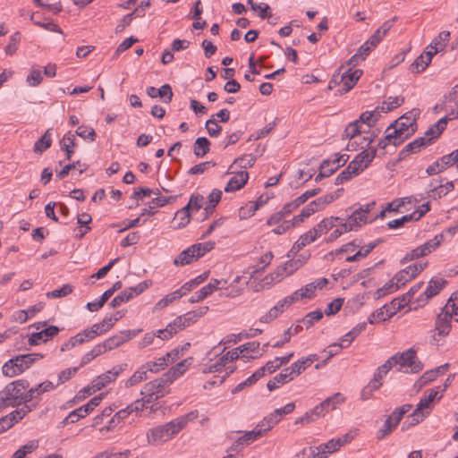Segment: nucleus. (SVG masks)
I'll return each instance as SVG.
<instances>
[{
    "label": "nucleus",
    "instance_id": "f257e3e1",
    "mask_svg": "<svg viewBox=\"0 0 458 458\" xmlns=\"http://www.w3.org/2000/svg\"><path fill=\"white\" fill-rule=\"evenodd\" d=\"M197 410L180 416L164 425L149 429L147 432L148 443L152 445L163 444L183 429L190 421L198 418Z\"/></svg>",
    "mask_w": 458,
    "mask_h": 458
},
{
    "label": "nucleus",
    "instance_id": "f03ea898",
    "mask_svg": "<svg viewBox=\"0 0 458 458\" xmlns=\"http://www.w3.org/2000/svg\"><path fill=\"white\" fill-rule=\"evenodd\" d=\"M30 383L25 379H18L8 384L0 392V407H16L30 403L27 398V388Z\"/></svg>",
    "mask_w": 458,
    "mask_h": 458
},
{
    "label": "nucleus",
    "instance_id": "7ed1b4c3",
    "mask_svg": "<svg viewBox=\"0 0 458 458\" xmlns=\"http://www.w3.org/2000/svg\"><path fill=\"white\" fill-rule=\"evenodd\" d=\"M446 124V118L439 119L435 124L428 129L423 137H419L407 144L400 152L401 157L404 158L411 153L419 152L422 147L430 144L433 140L438 138L445 131Z\"/></svg>",
    "mask_w": 458,
    "mask_h": 458
},
{
    "label": "nucleus",
    "instance_id": "20e7f679",
    "mask_svg": "<svg viewBox=\"0 0 458 458\" xmlns=\"http://www.w3.org/2000/svg\"><path fill=\"white\" fill-rule=\"evenodd\" d=\"M387 361H390L391 368L399 366L397 369L404 373H418L423 369L422 363L417 359L416 352L412 348L394 354Z\"/></svg>",
    "mask_w": 458,
    "mask_h": 458
},
{
    "label": "nucleus",
    "instance_id": "39448f33",
    "mask_svg": "<svg viewBox=\"0 0 458 458\" xmlns=\"http://www.w3.org/2000/svg\"><path fill=\"white\" fill-rule=\"evenodd\" d=\"M172 382L163 374L161 377L146 383L140 394L145 398V403H153L169 393V386Z\"/></svg>",
    "mask_w": 458,
    "mask_h": 458
},
{
    "label": "nucleus",
    "instance_id": "423d86ee",
    "mask_svg": "<svg viewBox=\"0 0 458 458\" xmlns=\"http://www.w3.org/2000/svg\"><path fill=\"white\" fill-rule=\"evenodd\" d=\"M362 74L363 72L360 69L352 71V68H349L347 71L343 72L341 76L339 74L334 75L333 79L329 82L328 88L331 89L333 88V84L336 85L341 82L343 87L338 89V92L340 95H343L349 92L355 86Z\"/></svg>",
    "mask_w": 458,
    "mask_h": 458
},
{
    "label": "nucleus",
    "instance_id": "0eeeda50",
    "mask_svg": "<svg viewBox=\"0 0 458 458\" xmlns=\"http://www.w3.org/2000/svg\"><path fill=\"white\" fill-rule=\"evenodd\" d=\"M444 236L443 234H437L433 239L428 240L424 244L413 249L410 252H408L402 259L401 263L404 264L406 262L414 260L416 259L427 256L435 250L443 242Z\"/></svg>",
    "mask_w": 458,
    "mask_h": 458
},
{
    "label": "nucleus",
    "instance_id": "6e6552de",
    "mask_svg": "<svg viewBox=\"0 0 458 458\" xmlns=\"http://www.w3.org/2000/svg\"><path fill=\"white\" fill-rule=\"evenodd\" d=\"M375 201L369 202L352 211L346 220L349 229L357 230L368 222V214L374 208Z\"/></svg>",
    "mask_w": 458,
    "mask_h": 458
},
{
    "label": "nucleus",
    "instance_id": "1a4fd4ad",
    "mask_svg": "<svg viewBox=\"0 0 458 458\" xmlns=\"http://www.w3.org/2000/svg\"><path fill=\"white\" fill-rule=\"evenodd\" d=\"M150 284L148 281H143L138 284L136 286L129 287L123 290L120 294L115 296L110 302L112 308H117L122 303L127 302L131 300L134 296L141 294L146 291Z\"/></svg>",
    "mask_w": 458,
    "mask_h": 458
},
{
    "label": "nucleus",
    "instance_id": "9d476101",
    "mask_svg": "<svg viewBox=\"0 0 458 458\" xmlns=\"http://www.w3.org/2000/svg\"><path fill=\"white\" fill-rule=\"evenodd\" d=\"M408 139L405 132L399 130L397 127H392V123L386 130V136L378 142V148H386L389 144L398 146Z\"/></svg>",
    "mask_w": 458,
    "mask_h": 458
},
{
    "label": "nucleus",
    "instance_id": "9b49d317",
    "mask_svg": "<svg viewBox=\"0 0 458 458\" xmlns=\"http://www.w3.org/2000/svg\"><path fill=\"white\" fill-rule=\"evenodd\" d=\"M451 321L452 317L448 311L444 312L441 311L437 317L436 322H435V333L432 335V339L435 342H437V335L438 336H446L451 330Z\"/></svg>",
    "mask_w": 458,
    "mask_h": 458
},
{
    "label": "nucleus",
    "instance_id": "f8f14e48",
    "mask_svg": "<svg viewBox=\"0 0 458 458\" xmlns=\"http://www.w3.org/2000/svg\"><path fill=\"white\" fill-rule=\"evenodd\" d=\"M432 407L433 404L429 403L428 399L422 395L416 409L409 416V424L414 426L422 421L427 416L429 415Z\"/></svg>",
    "mask_w": 458,
    "mask_h": 458
},
{
    "label": "nucleus",
    "instance_id": "ddd939ff",
    "mask_svg": "<svg viewBox=\"0 0 458 458\" xmlns=\"http://www.w3.org/2000/svg\"><path fill=\"white\" fill-rule=\"evenodd\" d=\"M140 331H141L140 329L134 330V331H131V330L122 331V332L107 338L104 342L106 344L108 351H111L114 348L121 346L123 343L129 341L131 338L135 336Z\"/></svg>",
    "mask_w": 458,
    "mask_h": 458
},
{
    "label": "nucleus",
    "instance_id": "4468645a",
    "mask_svg": "<svg viewBox=\"0 0 458 458\" xmlns=\"http://www.w3.org/2000/svg\"><path fill=\"white\" fill-rule=\"evenodd\" d=\"M446 283H447L446 280L440 278V277L432 278L428 282L427 288L421 294V296H424L425 298L423 300L420 298H418V299H416V302H420V301L427 302L430 298L437 295L443 289V287L446 284Z\"/></svg>",
    "mask_w": 458,
    "mask_h": 458
},
{
    "label": "nucleus",
    "instance_id": "2eb2a0df",
    "mask_svg": "<svg viewBox=\"0 0 458 458\" xmlns=\"http://www.w3.org/2000/svg\"><path fill=\"white\" fill-rule=\"evenodd\" d=\"M102 396V394L94 396L86 404L71 411L70 419L73 420H79L81 418L86 417L89 412H91L95 409V407H97L100 403Z\"/></svg>",
    "mask_w": 458,
    "mask_h": 458
},
{
    "label": "nucleus",
    "instance_id": "dca6fc26",
    "mask_svg": "<svg viewBox=\"0 0 458 458\" xmlns=\"http://www.w3.org/2000/svg\"><path fill=\"white\" fill-rule=\"evenodd\" d=\"M392 127H397L399 130L405 132V135L410 138L416 131V119L408 116L407 114H403L392 123Z\"/></svg>",
    "mask_w": 458,
    "mask_h": 458
},
{
    "label": "nucleus",
    "instance_id": "f3484780",
    "mask_svg": "<svg viewBox=\"0 0 458 458\" xmlns=\"http://www.w3.org/2000/svg\"><path fill=\"white\" fill-rule=\"evenodd\" d=\"M185 327L182 318L179 316L173 322L169 323L165 329L157 330V337L161 340H167Z\"/></svg>",
    "mask_w": 458,
    "mask_h": 458
},
{
    "label": "nucleus",
    "instance_id": "a211bd4d",
    "mask_svg": "<svg viewBox=\"0 0 458 458\" xmlns=\"http://www.w3.org/2000/svg\"><path fill=\"white\" fill-rule=\"evenodd\" d=\"M318 360V356L317 354H310L307 357H302L294 363H293L287 369L290 370L293 378L301 375L306 369H308L311 364Z\"/></svg>",
    "mask_w": 458,
    "mask_h": 458
},
{
    "label": "nucleus",
    "instance_id": "6ab92c4d",
    "mask_svg": "<svg viewBox=\"0 0 458 458\" xmlns=\"http://www.w3.org/2000/svg\"><path fill=\"white\" fill-rule=\"evenodd\" d=\"M59 333V327L56 326H49L48 327L42 329L39 332L33 333L29 338V344L30 345H37L40 341L47 342L52 339Z\"/></svg>",
    "mask_w": 458,
    "mask_h": 458
},
{
    "label": "nucleus",
    "instance_id": "aec40b11",
    "mask_svg": "<svg viewBox=\"0 0 458 458\" xmlns=\"http://www.w3.org/2000/svg\"><path fill=\"white\" fill-rule=\"evenodd\" d=\"M220 283L221 281H218V279H212L211 282L203 286L199 291L196 292L194 295L189 299V301L191 303H195L202 301L211 295L215 291L218 290Z\"/></svg>",
    "mask_w": 458,
    "mask_h": 458
},
{
    "label": "nucleus",
    "instance_id": "412c9836",
    "mask_svg": "<svg viewBox=\"0 0 458 458\" xmlns=\"http://www.w3.org/2000/svg\"><path fill=\"white\" fill-rule=\"evenodd\" d=\"M249 174L247 171H240L234 174V175L229 180L226 186L225 187V192H233L242 189L248 182Z\"/></svg>",
    "mask_w": 458,
    "mask_h": 458
},
{
    "label": "nucleus",
    "instance_id": "4be33fe9",
    "mask_svg": "<svg viewBox=\"0 0 458 458\" xmlns=\"http://www.w3.org/2000/svg\"><path fill=\"white\" fill-rule=\"evenodd\" d=\"M328 281L327 278H319L314 282H311L306 284L304 287L296 291L300 300L303 298H312L314 295V292L317 289H322L324 286L327 284Z\"/></svg>",
    "mask_w": 458,
    "mask_h": 458
},
{
    "label": "nucleus",
    "instance_id": "5701e85b",
    "mask_svg": "<svg viewBox=\"0 0 458 458\" xmlns=\"http://www.w3.org/2000/svg\"><path fill=\"white\" fill-rule=\"evenodd\" d=\"M343 191V189H338L334 193H329L325 196H321L317 199L311 201L310 204L307 205V207L309 208L313 209V214L319 210H322L327 204L333 202L335 199H337Z\"/></svg>",
    "mask_w": 458,
    "mask_h": 458
},
{
    "label": "nucleus",
    "instance_id": "b1692460",
    "mask_svg": "<svg viewBox=\"0 0 458 458\" xmlns=\"http://www.w3.org/2000/svg\"><path fill=\"white\" fill-rule=\"evenodd\" d=\"M193 361L192 357H189L177 363L174 367L171 368L164 375L173 383L177 377L182 375Z\"/></svg>",
    "mask_w": 458,
    "mask_h": 458
},
{
    "label": "nucleus",
    "instance_id": "393cba45",
    "mask_svg": "<svg viewBox=\"0 0 458 458\" xmlns=\"http://www.w3.org/2000/svg\"><path fill=\"white\" fill-rule=\"evenodd\" d=\"M199 258L197 255V251L193 245L190 246L188 249L182 250L174 260V264L175 266H185L191 264L192 262L198 260Z\"/></svg>",
    "mask_w": 458,
    "mask_h": 458
},
{
    "label": "nucleus",
    "instance_id": "a878e982",
    "mask_svg": "<svg viewBox=\"0 0 458 458\" xmlns=\"http://www.w3.org/2000/svg\"><path fill=\"white\" fill-rule=\"evenodd\" d=\"M43 358L42 354L39 353H28L23 355H19L13 358V361H15V366L21 369V373H22L25 369L30 368L36 360H38Z\"/></svg>",
    "mask_w": 458,
    "mask_h": 458
},
{
    "label": "nucleus",
    "instance_id": "bb28decb",
    "mask_svg": "<svg viewBox=\"0 0 458 458\" xmlns=\"http://www.w3.org/2000/svg\"><path fill=\"white\" fill-rule=\"evenodd\" d=\"M239 351L237 348L233 349L227 352L225 355H223L215 364L209 366L208 369H205L204 372L212 373L218 371L222 367L225 366L228 361H233L239 358Z\"/></svg>",
    "mask_w": 458,
    "mask_h": 458
},
{
    "label": "nucleus",
    "instance_id": "cd10ccee",
    "mask_svg": "<svg viewBox=\"0 0 458 458\" xmlns=\"http://www.w3.org/2000/svg\"><path fill=\"white\" fill-rule=\"evenodd\" d=\"M147 94L152 98H163L165 103H170L174 95L169 84H164L159 89L150 86L147 89Z\"/></svg>",
    "mask_w": 458,
    "mask_h": 458
},
{
    "label": "nucleus",
    "instance_id": "c85d7f7f",
    "mask_svg": "<svg viewBox=\"0 0 458 458\" xmlns=\"http://www.w3.org/2000/svg\"><path fill=\"white\" fill-rule=\"evenodd\" d=\"M264 434L260 430V428L258 425L250 431H246L242 437H240L233 445V449H236L238 446H245L254 442Z\"/></svg>",
    "mask_w": 458,
    "mask_h": 458
},
{
    "label": "nucleus",
    "instance_id": "c756f323",
    "mask_svg": "<svg viewBox=\"0 0 458 458\" xmlns=\"http://www.w3.org/2000/svg\"><path fill=\"white\" fill-rule=\"evenodd\" d=\"M293 379L294 378L292 376L290 370L287 368H285L279 374L275 376L272 379H270L267 382V387L269 391H273L279 387L280 385H284Z\"/></svg>",
    "mask_w": 458,
    "mask_h": 458
},
{
    "label": "nucleus",
    "instance_id": "7c9ffc66",
    "mask_svg": "<svg viewBox=\"0 0 458 458\" xmlns=\"http://www.w3.org/2000/svg\"><path fill=\"white\" fill-rule=\"evenodd\" d=\"M339 221H342L340 217L330 216L320 221L311 230L315 232L316 236L318 237L331 230L335 225V222Z\"/></svg>",
    "mask_w": 458,
    "mask_h": 458
},
{
    "label": "nucleus",
    "instance_id": "2f4dec72",
    "mask_svg": "<svg viewBox=\"0 0 458 458\" xmlns=\"http://www.w3.org/2000/svg\"><path fill=\"white\" fill-rule=\"evenodd\" d=\"M390 361H386L384 364L379 366L374 373L373 378L369 381L370 386L374 388H379L382 386V378L391 369Z\"/></svg>",
    "mask_w": 458,
    "mask_h": 458
},
{
    "label": "nucleus",
    "instance_id": "473e14b6",
    "mask_svg": "<svg viewBox=\"0 0 458 458\" xmlns=\"http://www.w3.org/2000/svg\"><path fill=\"white\" fill-rule=\"evenodd\" d=\"M55 387V386L51 381H45L35 387H31L30 390L27 391V398H29V401H32L37 396L48 392L50 390H53Z\"/></svg>",
    "mask_w": 458,
    "mask_h": 458
},
{
    "label": "nucleus",
    "instance_id": "72a5a7b5",
    "mask_svg": "<svg viewBox=\"0 0 458 458\" xmlns=\"http://www.w3.org/2000/svg\"><path fill=\"white\" fill-rule=\"evenodd\" d=\"M367 327L366 322L357 324L351 331L345 334L342 338V346L348 347L352 342Z\"/></svg>",
    "mask_w": 458,
    "mask_h": 458
},
{
    "label": "nucleus",
    "instance_id": "f704fd0d",
    "mask_svg": "<svg viewBox=\"0 0 458 458\" xmlns=\"http://www.w3.org/2000/svg\"><path fill=\"white\" fill-rule=\"evenodd\" d=\"M376 152V148L363 150L355 157L354 161L364 170L375 157Z\"/></svg>",
    "mask_w": 458,
    "mask_h": 458
},
{
    "label": "nucleus",
    "instance_id": "c9c22d12",
    "mask_svg": "<svg viewBox=\"0 0 458 458\" xmlns=\"http://www.w3.org/2000/svg\"><path fill=\"white\" fill-rule=\"evenodd\" d=\"M60 146L61 149L65 151L67 159L70 160L76 146L75 136L72 132H68L61 140Z\"/></svg>",
    "mask_w": 458,
    "mask_h": 458
},
{
    "label": "nucleus",
    "instance_id": "e433bc0d",
    "mask_svg": "<svg viewBox=\"0 0 458 458\" xmlns=\"http://www.w3.org/2000/svg\"><path fill=\"white\" fill-rule=\"evenodd\" d=\"M318 237L316 236V233L310 229L298 239V241L293 246L291 252L299 251L307 244L313 242Z\"/></svg>",
    "mask_w": 458,
    "mask_h": 458
},
{
    "label": "nucleus",
    "instance_id": "4c0bfd02",
    "mask_svg": "<svg viewBox=\"0 0 458 458\" xmlns=\"http://www.w3.org/2000/svg\"><path fill=\"white\" fill-rule=\"evenodd\" d=\"M280 420L281 419L274 411L269 415L265 417L263 420L258 424V427L260 428L262 433L265 434L267 431H269L272 428H274Z\"/></svg>",
    "mask_w": 458,
    "mask_h": 458
},
{
    "label": "nucleus",
    "instance_id": "58836bf2",
    "mask_svg": "<svg viewBox=\"0 0 458 458\" xmlns=\"http://www.w3.org/2000/svg\"><path fill=\"white\" fill-rule=\"evenodd\" d=\"M210 141L205 137L198 138L193 146V152L196 157H203L209 151Z\"/></svg>",
    "mask_w": 458,
    "mask_h": 458
},
{
    "label": "nucleus",
    "instance_id": "ea45409f",
    "mask_svg": "<svg viewBox=\"0 0 458 458\" xmlns=\"http://www.w3.org/2000/svg\"><path fill=\"white\" fill-rule=\"evenodd\" d=\"M209 272H204L201 275L198 276L194 279H191L188 282H186L184 284L182 285L181 292L185 295L187 293L191 292L193 288L197 287L200 284H202L204 281H206L208 277Z\"/></svg>",
    "mask_w": 458,
    "mask_h": 458
},
{
    "label": "nucleus",
    "instance_id": "a19ab883",
    "mask_svg": "<svg viewBox=\"0 0 458 458\" xmlns=\"http://www.w3.org/2000/svg\"><path fill=\"white\" fill-rule=\"evenodd\" d=\"M148 369L145 367V364H143L137 371H135L129 379L125 382L126 387L133 386L140 382L147 379V372Z\"/></svg>",
    "mask_w": 458,
    "mask_h": 458
},
{
    "label": "nucleus",
    "instance_id": "79ce46f5",
    "mask_svg": "<svg viewBox=\"0 0 458 458\" xmlns=\"http://www.w3.org/2000/svg\"><path fill=\"white\" fill-rule=\"evenodd\" d=\"M380 242L381 240H377L373 242H370L364 248H361L360 250H358L354 255L347 257L345 260L347 262H354L360 258L367 257Z\"/></svg>",
    "mask_w": 458,
    "mask_h": 458
},
{
    "label": "nucleus",
    "instance_id": "37998d69",
    "mask_svg": "<svg viewBox=\"0 0 458 458\" xmlns=\"http://www.w3.org/2000/svg\"><path fill=\"white\" fill-rule=\"evenodd\" d=\"M183 295L184 294L182 292H181V289H178L159 300L155 305V310H162L172 303L174 301L182 298Z\"/></svg>",
    "mask_w": 458,
    "mask_h": 458
},
{
    "label": "nucleus",
    "instance_id": "c03bdc74",
    "mask_svg": "<svg viewBox=\"0 0 458 458\" xmlns=\"http://www.w3.org/2000/svg\"><path fill=\"white\" fill-rule=\"evenodd\" d=\"M450 38V32L444 30L440 32L437 37H436L431 44L429 45V47L431 49H436L438 51H442L445 47L446 43L448 42Z\"/></svg>",
    "mask_w": 458,
    "mask_h": 458
},
{
    "label": "nucleus",
    "instance_id": "a18cd8bd",
    "mask_svg": "<svg viewBox=\"0 0 458 458\" xmlns=\"http://www.w3.org/2000/svg\"><path fill=\"white\" fill-rule=\"evenodd\" d=\"M52 140L49 134V130H47L36 142L34 145V152L36 153H43L51 146Z\"/></svg>",
    "mask_w": 458,
    "mask_h": 458
},
{
    "label": "nucleus",
    "instance_id": "49530a36",
    "mask_svg": "<svg viewBox=\"0 0 458 458\" xmlns=\"http://www.w3.org/2000/svg\"><path fill=\"white\" fill-rule=\"evenodd\" d=\"M301 330H302V327L301 325H296L294 327H289L284 333V340H280V341L276 342L272 346L274 348L282 347L284 344L290 342L291 337L293 335H298Z\"/></svg>",
    "mask_w": 458,
    "mask_h": 458
},
{
    "label": "nucleus",
    "instance_id": "de8ad7c7",
    "mask_svg": "<svg viewBox=\"0 0 458 458\" xmlns=\"http://www.w3.org/2000/svg\"><path fill=\"white\" fill-rule=\"evenodd\" d=\"M284 310V304H280V302L278 301V303L276 306L271 308L268 310V312H267L260 318L259 321L261 323H269L275 318H276L281 313H283Z\"/></svg>",
    "mask_w": 458,
    "mask_h": 458
},
{
    "label": "nucleus",
    "instance_id": "09e8293b",
    "mask_svg": "<svg viewBox=\"0 0 458 458\" xmlns=\"http://www.w3.org/2000/svg\"><path fill=\"white\" fill-rule=\"evenodd\" d=\"M256 162V157L252 154L243 155L242 157L236 158L233 165L230 166V169H233L234 165H237L241 168H248L251 167Z\"/></svg>",
    "mask_w": 458,
    "mask_h": 458
},
{
    "label": "nucleus",
    "instance_id": "8fccbe9b",
    "mask_svg": "<svg viewBox=\"0 0 458 458\" xmlns=\"http://www.w3.org/2000/svg\"><path fill=\"white\" fill-rule=\"evenodd\" d=\"M362 131L360 130V121L356 120L354 122L350 123L344 132V137L349 140H354L357 136H359Z\"/></svg>",
    "mask_w": 458,
    "mask_h": 458
},
{
    "label": "nucleus",
    "instance_id": "3c124183",
    "mask_svg": "<svg viewBox=\"0 0 458 458\" xmlns=\"http://www.w3.org/2000/svg\"><path fill=\"white\" fill-rule=\"evenodd\" d=\"M174 221H177V227L182 228L186 226L190 221H191V214L190 210H188V208H182L179 209L174 217Z\"/></svg>",
    "mask_w": 458,
    "mask_h": 458
},
{
    "label": "nucleus",
    "instance_id": "603ef678",
    "mask_svg": "<svg viewBox=\"0 0 458 458\" xmlns=\"http://www.w3.org/2000/svg\"><path fill=\"white\" fill-rule=\"evenodd\" d=\"M169 363L165 356L160 357L156 361H148L145 363V367L148 371L157 373L164 369Z\"/></svg>",
    "mask_w": 458,
    "mask_h": 458
},
{
    "label": "nucleus",
    "instance_id": "864d4df0",
    "mask_svg": "<svg viewBox=\"0 0 458 458\" xmlns=\"http://www.w3.org/2000/svg\"><path fill=\"white\" fill-rule=\"evenodd\" d=\"M403 102L404 98L402 97H389L386 101H384L381 106L382 112H390L397 106H400Z\"/></svg>",
    "mask_w": 458,
    "mask_h": 458
},
{
    "label": "nucleus",
    "instance_id": "5fc2aeb1",
    "mask_svg": "<svg viewBox=\"0 0 458 458\" xmlns=\"http://www.w3.org/2000/svg\"><path fill=\"white\" fill-rule=\"evenodd\" d=\"M345 401V398L343 396L341 393H335L330 397H327L323 402V405L329 411V410H335L337 404L343 403Z\"/></svg>",
    "mask_w": 458,
    "mask_h": 458
},
{
    "label": "nucleus",
    "instance_id": "6e6d98bb",
    "mask_svg": "<svg viewBox=\"0 0 458 458\" xmlns=\"http://www.w3.org/2000/svg\"><path fill=\"white\" fill-rule=\"evenodd\" d=\"M323 318V312L320 310H317L314 311H310L302 318L301 322L306 327V328H310L314 325L315 322L319 321Z\"/></svg>",
    "mask_w": 458,
    "mask_h": 458
},
{
    "label": "nucleus",
    "instance_id": "4d7b16f0",
    "mask_svg": "<svg viewBox=\"0 0 458 458\" xmlns=\"http://www.w3.org/2000/svg\"><path fill=\"white\" fill-rule=\"evenodd\" d=\"M24 405L21 408L16 409L15 411L10 413L14 423L21 420L26 414L30 412L33 409L36 408V404L29 405L27 403H23Z\"/></svg>",
    "mask_w": 458,
    "mask_h": 458
},
{
    "label": "nucleus",
    "instance_id": "13d9d810",
    "mask_svg": "<svg viewBox=\"0 0 458 458\" xmlns=\"http://www.w3.org/2000/svg\"><path fill=\"white\" fill-rule=\"evenodd\" d=\"M76 134L83 140L94 141L96 139V131L93 128L86 125H81L76 130Z\"/></svg>",
    "mask_w": 458,
    "mask_h": 458
},
{
    "label": "nucleus",
    "instance_id": "bf43d9fd",
    "mask_svg": "<svg viewBox=\"0 0 458 458\" xmlns=\"http://www.w3.org/2000/svg\"><path fill=\"white\" fill-rule=\"evenodd\" d=\"M411 300H404V294L402 296V298H395L394 299L389 307V314H387V317H392L396 310H400L403 307H405L409 302H411Z\"/></svg>",
    "mask_w": 458,
    "mask_h": 458
},
{
    "label": "nucleus",
    "instance_id": "052dcab7",
    "mask_svg": "<svg viewBox=\"0 0 458 458\" xmlns=\"http://www.w3.org/2000/svg\"><path fill=\"white\" fill-rule=\"evenodd\" d=\"M437 377V370H428L426 371L415 383V386H417L419 389L422 388L427 384L430 383L431 381L435 380Z\"/></svg>",
    "mask_w": 458,
    "mask_h": 458
},
{
    "label": "nucleus",
    "instance_id": "680f3d73",
    "mask_svg": "<svg viewBox=\"0 0 458 458\" xmlns=\"http://www.w3.org/2000/svg\"><path fill=\"white\" fill-rule=\"evenodd\" d=\"M302 265L300 261L289 260L284 263L282 268L278 269V276L282 277L284 276L291 275L293 271L297 270Z\"/></svg>",
    "mask_w": 458,
    "mask_h": 458
},
{
    "label": "nucleus",
    "instance_id": "e2e57ef3",
    "mask_svg": "<svg viewBox=\"0 0 458 458\" xmlns=\"http://www.w3.org/2000/svg\"><path fill=\"white\" fill-rule=\"evenodd\" d=\"M82 344H84L83 338L81 337V334L78 333L74 336H72L68 341L64 342L62 344L60 351L66 352V351H69V350L74 348L75 346L81 345Z\"/></svg>",
    "mask_w": 458,
    "mask_h": 458
},
{
    "label": "nucleus",
    "instance_id": "0e129e2a",
    "mask_svg": "<svg viewBox=\"0 0 458 458\" xmlns=\"http://www.w3.org/2000/svg\"><path fill=\"white\" fill-rule=\"evenodd\" d=\"M203 196L200 194H192L190 198L188 204L184 208H188V210L199 211L202 208Z\"/></svg>",
    "mask_w": 458,
    "mask_h": 458
},
{
    "label": "nucleus",
    "instance_id": "69168bd1",
    "mask_svg": "<svg viewBox=\"0 0 458 458\" xmlns=\"http://www.w3.org/2000/svg\"><path fill=\"white\" fill-rule=\"evenodd\" d=\"M21 41V33L15 32L12 35L8 45L5 47V53L13 55L18 49L19 43Z\"/></svg>",
    "mask_w": 458,
    "mask_h": 458
},
{
    "label": "nucleus",
    "instance_id": "338daca9",
    "mask_svg": "<svg viewBox=\"0 0 458 458\" xmlns=\"http://www.w3.org/2000/svg\"><path fill=\"white\" fill-rule=\"evenodd\" d=\"M14 364L15 361H13V359H11L5 362L2 369L3 374L10 377L21 374V369H19L18 367H16Z\"/></svg>",
    "mask_w": 458,
    "mask_h": 458
},
{
    "label": "nucleus",
    "instance_id": "774afa93",
    "mask_svg": "<svg viewBox=\"0 0 458 458\" xmlns=\"http://www.w3.org/2000/svg\"><path fill=\"white\" fill-rule=\"evenodd\" d=\"M442 311H448L453 317V315L458 316V296L453 294L448 300L446 305L443 308Z\"/></svg>",
    "mask_w": 458,
    "mask_h": 458
}]
</instances>
